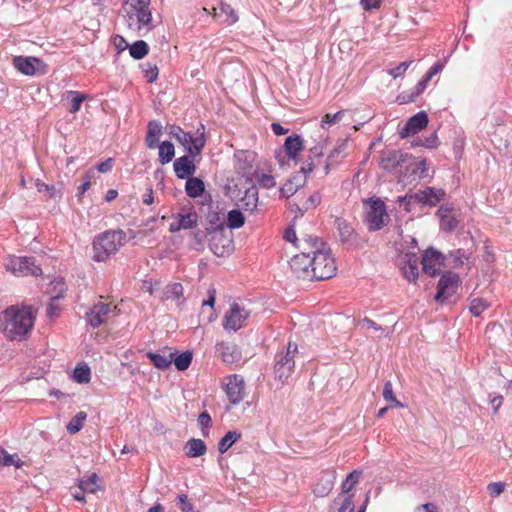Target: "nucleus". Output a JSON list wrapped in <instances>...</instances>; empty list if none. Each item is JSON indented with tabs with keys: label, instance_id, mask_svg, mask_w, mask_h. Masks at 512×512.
I'll return each mask as SVG.
<instances>
[{
	"label": "nucleus",
	"instance_id": "12",
	"mask_svg": "<svg viewBox=\"0 0 512 512\" xmlns=\"http://www.w3.org/2000/svg\"><path fill=\"white\" fill-rule=\"evenodd\" d=\"M223 386L231 405H238L244 399L245 381L241 375L232 374L227 376Z\"/></svg>",
	"mask_w": 512,
	"mask_h": 512
},
{
	"label": "nucleus",
	"instance_id": "24",
	"mask_svg": "<svg viewBox=\"0 0 512 512\" xmlns=\"http://www.w3.org/2000/svg\"><path fill=\"white\" fill-rule=\"evenodd\" d=\"M336 475L335 471H322L318 481L313 486V493L317 497L327 496L334 487Z\"/></svg>",
	"mask_w": 512,
	"mask_h": 512
},
{
	"label": "nucleus",
	"instance_id": "20",
	"mask_svg": "<svg viewBox=\"0 0 512 512\" xmlns=\"http://www.w3.org/2000/svg\"><path fill=\"white\" fill-rule=\"evenodd\" d=\"M325 147L323 144H317L309 150L307 159L303 163L301 170L307 174L311 173L314 170L322 167L324 165L325 159L324 156Z\"/></svg>",
	"mask_w": 512,
	"mask_h": 512
},
{
	"label": "nucleus",
	"instance_id": "46",
	"mask_svg": "<svg viewBox=\"0 0 512 512\" xmlns=\"http://www.w3.org/2000/svg\"><path fill=\"white\" fill-rule=\"evenodd\" d=\"M192 352L191 351H185L183 353L178 354L176 352V355L173 356L172 362H174L176 368L179 371H184L188 369V367L191 365L192 362Z\"/></svg>",
	"mask_w": 512,
	"mask_h": 512
},
{
	"label": "nucleus",
	"instance_id": "58",
	"mask_svg": "<svg viewBox=\"0 0 512 512\" xmlns=\"http://www.w3.org/2000/svg\"><path fill=\"white\" fill-rule=\"evenodd\" d=\"M257 181L263 188L270 189L276 186V181L272 175L261 173L257 175Z\"/></svg>",
	"mask_w": 512,
	"mask_h": 512
},
{
	"label": "nucleus",
	"instance_id": "64",
	"mask_svg": "<svg viewBox=\"0 0 512 512\" xmlns=\"http://www.w3.org/2000/svg\"><path fill=\"white\" fill-rule=\"evenodd\" d=\"M178 499V505L181 511L183 512H190L193 509L192 504L188 501V498L184 494H180L177 496Z\"/></svg>",
	"mask_w": 512,
	"mask_h": 512
},
{
	"label": "nucleus",
	"instance_id": "35",
	"mask_svg": "<svg viewBox=\"0 0 512 512\" xmlns=\"http://www.w3.org/2000/svg\"><path fill=\"white\" fill-rule=\"evenodd\" d=\"M207 451L206 444L201 439L192 438L185 445V453L190 458H196L204 455Z\"/></svg>",
	"mask_w": 512,
	"mask_h": 512
},
{
	"label": "nucleus",
	"instance_id": "11",
	"mask_svg": "<svg viewBox=\"0 0 512 512\" xmlns=\"http://www.w3.org/2000/svg\"><path fill=\"white\" fill-rule=\"evenodd\" d=\"M459 284L460 279L456 273H444L438 282L435 300L440 303L445 302L457 292Z\"/></svg>",
	"mask_w": 512,
	"mask_h": 512
},
{
	"label": "nucleus",
	"instance_id": "44",
	"mask_svg": "<svg viewBox=\"0 0 512 512\" xmlns=\"http://www.w3.org/2000/svg\"><path fill=\"white\" fill-rule=\"evenodd\" d=\"M0 466H14L16 468H21L23 466V461L16 453L9 454L4 448L0 447Z\"/></svg>",
	"mask_w": 512,
	"mask_h": 512
},
{
	"label": "nucleus",
	"instance_id": "34",
	"mask_svg": "<svg viewBox=\"0 0 512 512\" xmlns=\"http://www.w3.org/2000/svg\"><path fill=\"white\" fill-rule=\"evenodd\" d=\"M162 133V126L158 121H150L148 124L147 136L145 139L146 146L154 149L158 145L159 136Z\"/></svg>",
	"mask_w": 512,
	"mask_h": 512
},
{
	"label": "nucleus",
	"instance_id": "1",
	"mask_svg": "<svg viewBox=\"0 0 512 512\" xmlns=\"http://www.w3.org/2000/svg\"><path fill=\"white\" fill-rule=\"evenodd\" d=\"M309 252H311L313 280L332 278L337 267L330 247L318 237L309 236Z\"/></svg>",
	"mask_w": 512,
	"mask_h": 512
},
{
	"label": "nucleus",
	"instance_id": "41",
	"mask_svg": "<svg viewBox=\"0 0 512 512\" xmlns=\"http://www.w3.org/2000/svg\"><path fill=\"white\" fill-rule=\"evenodd\" d=\"M241 434L235 430L228 431L219 441L218 450L221 454L227 452L239 440Z\"/></svg>",
	"mask_w": 512,
	"mask_h": 512
},
{
	"label": "nucleus",
	"instance_id": "42",
	"mask_svg": "<svg viewBox=\"0 0 512 512\" xmlns=\"http://www.w3.org/2000/svg\"><path fill=\"white\" fill-rule=\"evenodd\" d=\"M157 146L159 148V162L162 165L169 163L175 155L174 145L169 141H164Z\"/></svg>",
	"mask_w": 512,
	"mask_h": 512
},
{
	"label": "nucleus",
	"instance_id": "62",
	"mask_svg": "<svg viewBox=\"0 0 512 512\" xmlns=\"http://www.w3.org/2000/svg\"><path fill=\"white\" fill-rule=\"evenodd\" d=\"M421 93H417V85L411 93H402L397 96V102L399 104H407L414 102Z\"/></svg>",
	"mask_w": 512,
	"mask_h": 512
},
{
	"label": "nucleus",
	"instance_id": "9",
	"mask_svg": "<svg viewBox=\"0 0 512 512\" xmlns=\"http://www.w3.org/2000/svg\"><path fill=\"white\" fill-rule=\"evenodd\" d=\"M123 302L115 304L109 298L100 296L89 312H86L88 320H109L123 316Z\"/></svg>",
	"mask_w": 512,
	"mask_h": 512
},
{
	"label": "nucleus",
	"instance_id": "47",
	"mask_svg": "<svg viewBox=\"0 0 512 512\" xmlns=\"http://www.w3.org/2000/svg\"><path fill=\"white\" fill-rule=\"evenodd\" d=\"M35 186H36L38 192H40V193L45 192L46 197L48 199H52L57 196H59V197L61 196L60 190L57 189L54 184H46L43 181H41L40 179H36Z\"/></svg>",
	"mask_w": 512,
	"mask_h": 512
},
{
	"label": "nucleus",
	"instance_id": "43",
	"mask_svg": "<svg viewBox=\"0 0 512 512\" xmlns=\"http://www.w3.org/2000/svg\"><path fill=\"white\" fill-rule=\"evenodd\" d=\"M73 379L80 384H87L91 380V369L86 363L77 365L73 370Z\"/></svg>",
	"mask_w": 512,
	"mask_h": 512
},
{
	"label": "nucleus",
	"instance_id": "61",
	"mask_svg": "<svg viewBox=\"0 0 512 512\" xmlns=\"http://www.w3.org/2000/svg\"><path fill=\"white\" fill-rule=\"evenodd\" d=\"M438 138L436 134H432L429 137L425 138L424 140H417L413 142L414 146H423L426 148H436L438 145Z\"/></svg>",
	"mask_w": 512,
	"mask_h": 512
},
{
	"label": "nucleus",
	"instance_id": "40",
	"mask_svg": "<svg viewBox=\"0 0 512 512\" xmlns=\"http://www.w3.org/2000/svg\"><path fill=\"white\" fill-rule=\"evenodd\" d=\"M444 68V64L440 61H437L432 67L428 70L422 80L417 83V93H423L425 90L427 83L439 72H441Z\"/></svg>",
	"mask_w": 512,
	"mask_h": 512
},
{
	"label": "nucleus",
	"instance_id": "52",
	"mask_svg": "<svg viewBox=\"0 0 512 512\" xmlns=\"http://www.w3.org/2000/svg\"><path fill=\"white\" fill-rule=\"evenodd\" d=\"M97 475L94 473L86 479L79 481V488L83 493H94L98 489Z\"/></svg>",
	"mask_w": 512,
	"mask_h": 512
},
{
	"label": "nucleus",
	"instance_id": "51",
	"mask_svg": "<svg viewBox=\"0 0 512 512\" xmlns=\"http://www.w3.org/2000/svg\"><path fill=\"white\" fill-rule=\"evenodd\" d=\"M66 95L67 98L71 99L69 112L75 114L80 110L83 101L86 99V96L78 91H68Z\"/></svg>",
	"mask_w": 512,
	"mask_h": 512
},
{
	"label": "nucleus",
	"instance_id": "56",
	"mask_svg": "<svg viewBox=\"0 0 512 512\" xmlns=\"http://www.w3.org/2000/svg\"><path fill=\"white\" fill-rule=\"evenodd\" d=\"M321 200V194L318 191H315L304 201L301 209L304 211L315 209L321 203Z\"/></svg>",
	"mask_w": 512,
	"mask_h": 512
},
{
	"label": "nucleus",
	"instance_id": "60",
	"mask_svg": "<svg viewBox=\"0 0 512 512\" xmlns=\"http://www.w3.org/2000/svg\"><path fill=\"white\" fill-rule=\"evenodd\" d=\"M413 63V61H404L400 63L398 66H396L393 69L389 70V74L394 78L401 77L405 74L407 69L410 67V65Z\"/></svg>",
	"mask_w": 512,
	"mask_h": 512
},
{
	"label": "nucleus",
	"instance_id": "22",
	"mask_svg": "<svg viewBox=\"0 0 512 512\" xmlns=\"http://www.w3.org/2000/svg\"><path fill=\"white\" fill-rule=\"evenodd\" d=\"M173 221L170 223L169 231L172 233L180 230L192 229L197 226L198 215L196 212L186 214H175L172 216Z\"/></svg>",
	"mask_w": 512,
	"mask_h": 512
},
{
	"label": "nucleus",
	"instance_id": "21",
	"mask_svg": "<svg viewBox=\"0 0 512 512\" xmlns=\"http://www.w3.org/2000/svg\"><path fill=\"white\" fill-rule=\"evenodd\" d=\"M249 302H233L229 310L224 315V320H246L250 317H256Z\"/></svg>",
	"mask_w": 512,
	"mask_h": 512
},
{
	"label": "nucleus",
	"instance_id": "29",
	"mask_svg": "<svg viewBox=\"0 0 512 512\" xmlns=\"http://www.w3.org/2000/svg\"><path fill=\"white\" fill-rule=\"evenodd\" d=\"M304 149L303 139L299 135L288 136L284 142V150L289 159L297 160Z\"/></svg>",
	"mask_w": 512,
	"mask_h": 512
},
{
	"label": "nucleus",
	"instance_id": "3",
	"mask_svg": "<svg viewBox=\"0 0 512 512\" xmlns=\"http://www.w3.org/2000/svg\"><path fill=\"white\" fill-rule=\"evenodd\" d=\"M126 242V233L122 230H107L95 237L93 241L94 260H107Z\"/></svg>",
	"mask_w": 512,
	"mask_h": 512
},
{
	"label": "nucleus",
	"instance_id": "18",
	"mask_svg": "<svg viewBox=\"0 0 512 512\" xmlns=\"http://www.w3.org/2000/svg\"><path fill=\"white\" fill-rule=\"evenodd\" d=\"M429 119L425 111H420L414 116L410 117L405 126L400 130L399 135L401 138H407L415 135L425 129L428 125Z\"/></svg>",
	"mask_w": 512,
	"mask_h": 512
},
{
	"label": "nucleus",
	"instance_id": "10",
	"mask_svg": "<svg viewBox=\"0 0 512 512\" xmlns=\"http://www.w3.org/2000/svg\"><path fill=\"white\" fill-rule=\"evenodd\" d=\"M443 196L444 191L435 190L434 188L429 187L411 195L399 196L398 202L404 203L406 211H410L409 205L413 202L434 206L442 199Z\"/></svg>",
	"mask_w": 512,
	"mask_h": 512
},
{
	"label": "nucleus",
	"instance_id": "63",
	"mask_svg": "<svg viewBox=\"0 0 512 512\" xmlns=\"http://www.w3.org/2000/svg\"><path fill=\"white\" fill-rule=\"evenodd\" d=\"M198 424L200 425V427L203 431V435L206 436L207 432L205 430L210 428L212 425V419L206 411L202 412L199 415Z\"/></svg>",
	"mask_w": 512,
	"mask_h": 512
},
{
	"label": "nucleus",
	"instance_id": "37",
	"mask_svg": "<svg viewBox=\"0 0 512 512\" xmlns=\"http://www.w3.org/2000/svg\"><path fill=\"white\" fill-rule=\"evenodd\" d=\"M258 205V193L255 188L248 189L240 199V208L246 211H254Z\"/></svg>",
	"mask_w": 512,
	"mask_h": 512
},
{
	"label": "nucleus",
	"instance_id": "14",
	"mask_svg": "<svg viewBox=\"0 0 512 512\" xmlns=\"http://www.w3.org/2000/svg\"><path fill=\"white\" fill-rule=\"evenodd\" d=\"M10 265L15 276H39L42 274L41 268L36 265L32 257H15L11 260Z\"/></svg>",
	"mask_w": 512,
	"mask_h": 512
},
{
	"label": "nucleus",
	"instance_id": "32",
	"mask_svg": "<svg viewBox=\"0 0 512 512\" xmlns=\"http://www.w3.org/2000/svg\"><path fill=\"white\" fill-rule=\"evenodd\" d=\"M437 214L440 218V227L445 231H452L458 225V220L453 214V211L449 207L441 206Z\"/></svg>",
	"mask_w": 512,
	"mask_h": 512
},
{
	"label": "nucleus",
	"instance_id": "27",
	"mask_svg": "<svg viewBox=\"0 0 512 512\" xmlns=\"http://www.w3.org/2000/svg\"><path fill=\"white\" fill-rule=\"evenodd\" d=\"M173 167L176 176L180 179L188 178L196 171V166L193 162V159L188 155H184L176 159L174 161Z\"/></svg>",
	"mask_w": 512,
	"mask_h": 512
},
{
	"label": "nucleus",
	"instance_id": "30",
	"mask_svg": "<svg viewBox=\"0 0 512 512\" xmlns=\"http://www.w3.org/2000/svg\"><path fill=\"white\" fill-rule=\"evenodd\" d=\"M162 298L164 300H171L177 306H180L185 302L183 285L179 282L168 284L163 290Z\"/></svg>",
	"mask_w": 512,
	"mask_h": 512
},
{
	"label": "nucleus",
	"instance_id": "7",
	"mask_svg": "<svg viewBox=\"0 0 512 512\" xmlns=\"http://www.w3.org/2000/svg\"><path fill=\"white\" fill-rule=\"evenodd\" d=\"M168 134L178 141L191 157L200 155L206 144V138L203 132L199 133L197 136H193L189 132H185L178 125H170L168 127Z\"/></svg>",
	"mask_w": 512,
	"mask_h": 512
},
{
	"label": "nucleus",
	"instance_id": "38",
	"mask_svg": "<svg viewBox=\"0 0 512 512\" xmlns=\"http://www.w3.org/2000/svg\"><path fill=\"white\" fill-rule=\"evenodd\" d=\"M204 188V182L201 179L196 177H188L185 184V190L188 196L197 198L202 195Z\"/></svg>",
	"mask_w": 512,
	"mask_h": 512
},
{
	"label": "nucleus",
	"instance_id": "57",
	"mask_svg": "<svg viewBox=\"0 0 512 512\" xmlns=\"http://www.w3.org/2000/svg\"><path fill=\"white\" fill-rule=\"evenodd\" d=\"M143 72L147 82L152 83L158 78L159 69L156 65L147 63L144 65Z\"/></svg>",
	"mask_w": 512,
	"mask_h": 512
},
{
	"label": "nucleus",
	"instance_id": "55",
	"mask_svg": "<svg viewBox=\"0 0 512 512\" xmlns=\"http://www.w3.org/2000/svg\"><path fill=\"white\" fill-rule=\"evenodd\" d=\"M62 310L61 299H50V303L46 308V315L49 318H59L61 317Z\"/></svg>",
	"mask_w": 512,
	"mask_h": 512
},
{
	"label": "nucleus",
	"instance_id": "16",
	"mask_svg": "<svg viewBox=\"0 0 512 512\" xmlns=\"http://www.w3.org/2000/svg\"><path fill=\"white\" fill-rule=\"evenodd\" d=\"M443 262L444 256L437 250L429 248L422 256V270L425 274L435 276L440 271Z\"/></svg>",
	"mask_w": 512,
	"mask_h": 512
},
{
	"label": "nucleus",
	"instance_id": "28",
	"mask_svg": "<svg viewBox=\"0 0 512 512\" xmlns=\"http://www.w3.org/2000/svg\"><path fill=\"white\" fill-rule=\"evenodd\" d=\"M212 16L215 19L223 18L222 22L227 25H233L239 20L236 10L225 2H221L218 8H213Z\"/></svg>",
	"mask_w": 512,
	"mask_h": 512
},
{
	"label": "nucleus",
	"instance_id": "31",
	"mask_svg": "<svg viewBox=\"0 0 512 512\" xmlns=\"http://www.w3.org/2000/svg\"><path fill=\"white\" fill-rule=\"evenodd\" d=\"M329 512H355L354 495L338 494Z\"/></svg>",
	"mask_w": 512,
	"mask_h": 512
},
{
	"label": "nucleus",
	"instance_id": "36",
	"mask_svg": "<svg viewBox=\"0 0 512 512\" xmlns=\"http://www.w3.org/2000/svg\"><path fill=\"white\" fill-rule=\"evenodd\" d=\"M67 291V286L62 277L54 278L47 288L50 299H63Z\"/></svg>",
	"mask_w": 512,
	"mask_h": 512
},
{
	"label": "nucleus",
	"instance_id": "45",
	"mask_svg": "<svg viewBox=\"0 0 512 512\" xmlns=\"http://www.w3.org/2000/svg\"><path fill=\"white\" fill-rule=\"evenodd\" d=\"M351 113L352 112L350 110H340L335 114L326 113L322 117L320 125L322 128L329 127L331 125H334V124L340 122L346 115L351 116Z\"/></svg>",
	"mask_w": 512,
	"mask_h": 512
},
{
	"label": "nucleus",
	"instance_id": "4",
	"mask_svg": "<svg viewBox=\"0 0 512 512\" xmlns=\"http://www.w3.org/2000/svg\"><path fill=\"white\" fill-rule=\"evenodd\" d=\"M364 222L370 231H378L390 222L386 211V205L378 197H370L363 200Z\"/></svg>",
	"mask_w": 512,
	"mask_h": 512
},
{
	"label": "nucleus",
	"instance_id": "49",
	"mask_svg": "<svg viewBox=\"0 0 512 512\" xmlns=\"http://www.w3.org/2000/svg\"><path fill=\"white\" fill-rule=\"evenodd\" d=\"M86 417H87V415L85 412H82V411L78 412L66 425V429H67L68 433L75 434V433L79 432L83 427V423H84Z\"/></svg>",
	"mask_w": 512,
	"mask_h": 512
},
{
	"label": "nucleus",
	"instance_id": "13",
	"mask_svg": "<svg viewBox=\"0 0 512 512\" xmlns=\"http://www.w3.org/2000/svg\"><path fill=\"white\" fill-rule=\"evenodd\" d=\"M34 322H0V331L9 340L21 341L25 339L33 328Z\"/></svg>",
	"mask_w": 512,
	"mask_h": 512
},
{
	"label": "nucleus",
	"instance_id": "59",
	"mask_svg": "<svg viewBox=\"0 0 512 512\" xmlns=\"http://www.w3.org/2000/svg\"><path fill=\"white\" fill-rule=\"evenodd\" d=\"M505 490V484L501 481L491 482L487 485V491L491 497H498Z\"/></svg>",
	"mask_w": 512,
	"mask_h": 512
},
{
	"label": "nucleus",
	"instance_id": "50",
	"mask_svg": "<svg viewBox=\"0 0 512 512\" xmlns=\"http://www.w3.org/2000/svg\"><path fill=\"white\" fill-rule=\"evenodd\" d=\"M490 307V303L482 298H474L470 302L469 311L473 317H479Z\"/></svg>",
	"mask_w": 512,
	"mask_h": 512
},
{
	"label": "nucleus",
	"instance_id": "19",
	"mask_svg": "<svg viewBox=\"0 0 512 512\" xmlns=\"http://www.w3.org/2000/svg\"><path fill=\"white\" fill-rule=\"evenodd\" d=\"M399 266L403 276L410 282H415L419 276L418 257L415 253H405L399 258Z\"/></svg>",
	"mask_w": 512,
	"mask_h": 512
},
{
	"label": "nucleus",
	"instance_id": "26",
	"mask_svg": "<svg viewBox=\"0 0 512 512\" xmlns=\"http://www.w3.org/2000/svg\"><path fill=\"white\" fill-rule=\"evenodd\" d=\"M348 143L347 141H341L338 143L333 150L328 154L323 165V174H329L332 167L338 165L346 156Z\"/></svg>",
	"mask_w": 512,
	"mask_h": 512
},
{
	"label": "nucleus",
	"instance_id": "6",
	"mask_svg": "<svg viewBox=\"0 0 512 512\" xmlns=\"http://www.w3.org/2000/svg\"><path fill=\"white\" fill-rule=\"evenodd\" d=\"M206 233L210 235L209 246L214 255L226 257L233 252L234 242L232 236L226 233L223 223L215 227L211 223V226L206 228Z\"/></svg>",
	"mask_w": 512,
	"mask_h": 512
},
{
	"label": "nucleus",
	"instance_id": "39",
	"mask_svg": "<svg viewBox=\"0 0 512 512\" xmlns=\"http://www.w3.org/2000/svg\"><path fill=\"white\" fill-rule=\"evenodd\" d=\"M361 476V471L354 470L351 473H349L346 477V479L341 484V492L339 494H345V495H354L351 491L356 486V484L359 482Z\"/></svg>",
	"mask_w": 512,
	"mask_h": 512
},
{
	"label": "nucleus",
	"instance_id": "54",
	"mask_svg": "<svg viewBox=\"0 0 512 512\" xmlns=\"http://www.w3.org/2000/svg\"><path fill=\"white\" fill-rule=\"evenodd\" d=\"M383 398L385 401L391 403L394 407H403V404L398 401L393 392V386L391 381H386L383 388Z\"/></svg>",
	"mask_w": 512,
	"mask_h": 512
},
{
	"label": "nucleus",
	"instance_id": "5",
	"mask_svg": "<svg viewBox=\"0 0 512 512\" xmlns=\"http://www.w3.org/2000/svg\"><path fill=\"white\" fill-rule=\"evenodd\" d=\"M298 353V345L289 341L285 350L275 356L274 377L281 383H287L295 368V355Z\"/></svg>",
	"mask_w": 512,
	"mask_h": 512
},
{
	"label": "nucleus",
	"instance_id": "33",
	"mask_svg": "<svg viewBox=\"0 0 512 512\" xmlns=\"http://www.w3.org/2000/svg\"><path fill=\"white\" fill-rule=\"evenodd\" d=\"M176 355V351H170L168 355L159 352H148L146 356L149 358L151 363L158 369H167L173 360V356Z\"/></svg>",
	"mask_w": 512,
	"mask_h": 512
},
{
	"label": "nucleus",
	"instance_id": "53",
	"mask_svg": "<svg viewBox=\"0 0 512 512\" xmlns=\"http://www.w3.org/2000/svg\"><path fill=\"white\" fill-rule=\"evenodd\" d=\"M245 219L239 210H232L228 213L227 226L229 228H240L244 225Z\"/></svg>",
	"mask_w": 512,
	"mask_h": 512
},
{
	"label": "nucleus",
	"instance_id": "17",
	"mask_svg": "<svg viewBox=\"0 0 512 512\" xmlns=\"http://www.w3.org/2000/svg\"><path fill=\"white\" fill-rule=\"evenodd\" d=\"M13 64L21 73L28 76L45 72L44 63L36 57L18 56L13 59Z\"/></svg>",
	"mask_w": 512,
	"mask_h": 512
},
{
	"label": "nucleus",
	"instance_id": "48",
	"mask_svg": "<svg viewBox=\"0 0 512 512\" xmlns=\"http://www.w3.org/2000/svg\"><path fill=\"white\" fill-rule=\"evenodd\" d=\"M149 48L145 41L138 40L129 47V53L134 59H142L148 54Z\"/></svg>",
	"mask_w": 512,
	"mask_h": 512
},
{
	"label": "nucleus",
	"instance_id": "25",
	"mask_svg": "<svg viewBox=\"0 0 512 512\" xmlns=\"http://www.w3.org/2000/svg\"><path fill=\"white\" fill-rule=\"evenodd\" d=\"M410 158L407 154H403L396 150H386L381 153L380 166L387 171L396 169L406 159Z\"/></svg>",
	"mask_w": 512,
	"mask_h": 512
},
{
	"label": "nucleus",
	"instance_id": "8",
	"mask_svg": "<svg viewBox=\"0 0 512 512\" xmlns=\"http://www.w3.org/2000/svg\"><path fill=\"white\" fill-rule=\"evenodd\" d=\"M298 247L301 249L299 254L294 255L290 262L292 274L302 280H313L311 252H309V237L304 239Z\"/></svg>",
	"mask_w": 512,
	"mask_h": 512
},
{
	"label": "nucleus",
	"instance_id": "15",
	"mask_svg": "<svg viewBox=\"0 0 512 512\" xmlns=\"http://www.w3.org/2000/svg\"><path fill=\"white\" fill-rule=\"evenodd\" d=\"M38 307L34 305L16 304L6 308L2 315L4 320H35Z\"/></svg>",
	"mask_w": 512,
	"mask_h": 512
},
{
	"label": "nucleus",
	"instance_id": "23",
	"mask_svg": "<svg viewBox=\"0 0 512 512\" xmlns=\"http://www.w3.org/2000/svg\"><path fill=\"white\" fill-rule=\"evenodd\" d=\"M216 353L226 364H234L241 360L242 354L237 345L230 342H220L216 344Z\"/></svg>",
	"mask_w": 512,
	"mask_h": 512
},
{
	"label": "nucleus",
	"instance_id": "2",
	"mask_svg": "<svg viewBox=\"0 0 512 512\" xmlns=\"http://www.w3.org/2000/svg\"><path fill=\"white\" fill-rule=\"evenodd\" d=\"M150 0H126L123 4L124 18L132 31L142 28L152 29V15L149 9Z\"/></svg>",
	"mask_w": 512,
	"mask_h": 512
}]
</instances>
